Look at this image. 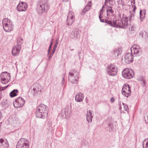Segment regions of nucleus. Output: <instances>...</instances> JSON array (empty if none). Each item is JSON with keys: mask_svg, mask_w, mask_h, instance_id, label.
I'll return each instance as SVG.
<instances>
[{"mask_svg": "<svg viewBox=\"0 0 148 148\" xmlns=\"http://www.w3.org/2000/svg\"><path fill=\"white\" fill-rule=\"evenodd\" d=\"M102 17L99 16V18L101 22L106 23L109 26L112 27L124 28L127 25V19L125 16L123 15L122 17H119L116 20L113 21L110 20L102 19Z\"/></svg>", "mask_w": 148, "mask_h": 148, "instance_id": "nucleus-1", "label": "nucleus"}, {"mask_svg": "<svg viewBox=\"0 0 148 148\" xmlns=\"http://www.w3.org/2000/svg\"><path fill=\"white\" fill-rule=\"evenodd\" d=\"M47 107L43 104H41L38 106L36 112V115L37 118L44 119L48 114Z\"/></svg>", "mask_w": 148, "mask_h": 148, "instance_id": "nucleus-2", "label": "nucleus"}, {"mask_svg": "<svg viewBox=\"0 0 148 148\" xmlns=\"http://www.w3.org/2000/svg\"><path fill=\"white\" fill-rule=\"evenodd\" d=\"M49 8L48 0H40V3L37 5L38 12L42 13L47 11Z\"/></svg>", "mask_w": 148, "mask_h": 148, "instance_id": "nucleus-3", "label": "nucleus"}, {"mask_svg": "<svg viewBox=\"0 0 148 148\" xmlns=\"http://www.w3.org/2000/svg\"><path fill=\"white\" fill-rule=\"evenodd\" d=\"M79 73L76 70H72L69 73V80L71 83L76 84L78 82Z\"/></svg>", "mask_w": 148, "mask_h": 148, "instance_id": "nucleus-4", "label": "nucleus"}, {"mask_svg": "<svg viewBox=\"0 0 148 148\" xmlns=\"http://www.w3.org/2000/svg\"><path fill=\"white\" fill-rule=\"evenodd\" d=\"M3 28L6 32H10L12 31L13 28L12 22L8 18L3 19L2 21Z\"/></svg>", "mask_w": 148, "mask_h": 148, "instance_id": "nucleus-5", "label": "nucleus"}, {"mask_svg": "<svg viewBox=\"0 0 148 148\" xmlns=\"http://www.w3.org/2000/svg\"><path fill=\"white\" fill-rule=\"evenodd\" d=\"M106 71L107 73L111 76H115L117 74V67L115 65L113 64H110L108 65L106 68Z\"/></svg>", "mask_w": 148, "mask_h": 148, "instance_id": "nucleus-6", "label": "nucleus"}, {"mask_svg": "<svg viewBox=\"0 0 148 148\" xmlns=\"http://www.w3.org/2000/svg\"><path fill=\"white\" fill-rule=\"evenodd\" d=\"M29 140L26 138H22L18 141L16 148H29Z\"/></svg>", "mask_w": 148, "mask_h": 148, "instance_id": "nucleus-7", "label": "nucleus"}, {"mask_svg": "<svg viewBox=\"0 0 148 148\" xmlns=\"http://www.w3.org/2000/svg\"><path fill=\"white\" fill-rule=\"evenodd\" d=\"M123 77L127 79L132 78L134 75V72L131 69L126 68L123 70L122 72Z\"/></svg>", "mask_w": 148, "mask_h": 148, "instance_id": "nucleus-8", "label": "nucleus"}, {"mask_svg": "<svg viewBox=\"0 0 148 148\" xmlns=\"http://www.w3.org/2000/svg\"><path fill=\"white\" fill-rule=\"evenodd\" d=\"M1 81L2 84H5L10 80V74L7 72H2L0 75Z\"/></svg>", "mask_w": 148, "mask_h": 148, "instance_id": "nucleus-9", "label": "nucleus"}, {"mask_svg": "<svg viewBox=\"0 0 148 148\" xmlns=\"http://www.w3.org/2000/svg\"><path fill=\"white\" fill-rule=\"evenodd\" d=\"M122 93L125 97H127L131 95V88L127 84H125L122 88Z\"/></svg>", "mask_w": 148, "mask_h": 148, "instance_id": "nucleus-10", "label": "nucleus"}, {"mask_svg": "<svg viewBox=\"0 0 148 148\" xmlns=\"http://www.w3.org/2000/svg\"><path fill=\"white\" fill-rule=\"evenodd\" d=\"M25 102V100L22 98L19 97L16 99L13 103V105L16 108H20L24 105Z\"/></svg>", "mask_w": 148, "mask_h": 148, "instance_id": "nucleus-11", "label": "nucleus"}, {"mask_svg": "<svg viewBox=\"0 0 148 148\" xmlns=\"http://www.w3.org/2000/svg\"><path fill=\"white\" fill-rule=\"evenodd\" d=\"M75 20V14L73 12L69 11L68 15L66 22L69 26L71 25Z\"/></svg>", "mask_w": 148, "mask_h": 148, "instance_id": "nucleus-12", "label": "nucleus"}, {"mask_svg": "<svg viewBox=\"0 0 148 148\" xmlns=\"http://www.w3.org/2000/svg\"><path fill=\"white\" fill-rule=\"evenodd\" d=\"M131 56L133 55H140L141 54V49L139 48V47L137 45H134L130 48Z\"/></svg>", "mask_w": 148, "mask_h": 148, "instance_id": "nucleus-13", "label": "nucleus"}, {"mask_svg": "<svg viewBox=\"0 0 148 148\" xmlns=\"http://www.w3.org/2000/svg\"><path fill=\"white\" fill-rule=\"evenodd\" d=\"M27 5L25 2H20L17 6V9L19 11H24L27 10Z\"/></svg>", "mask_w": 148, "mask_h": 148, "instance_id": "nucleus-14", "label": "nucleus"}, {"mask_svg": "<svg viewBox=\"0 0 148 148\" xmlns=\"http://www.w3.org/2000/svg\"><path fill=\"white\" fill-rule=\"evenodd\" d=\"M80 32L78 30L75 29L72 32L70 37L75 40L77 39L80 37Z\"/></svg>", "mask_w": 148, "mask_h": 148, "instance_id": "nucleus-15", "label": "nucleus"}, {"mask_svg": "<svg viewBox=\"0 0 148 148\" xmlns=\"http://www.w3.org/2000/svg\"><path fill=\"white\" fill-rule=\"evenodd\" d=\"M21 49V46L20 45H16L13 48L12 53L13 56H17L18 55Z\"/></svg>", "mask_w": 148, "mask_h": 148, "instance_id": "nucleus-16", "label": "nucleus"}, {"mask_svg": "<svg viewBox=\"0 0 148 148\" xmlns=\"http://www.w3.org/2000/svg\"><path fill=\"white\" fill-rule=\"evenodd\" d=\"M9 144L6 139H0V148H8Z\"/></svg>", "mask_w": 148, "mask_h": 148, "instance_id": "nucleus-17", "label": "nucleus"}, {"mask_svg": "<svg viewBox=\"0 0 148 148\" xmlns=\"http://www.w3.org/2000/svg\"><path fill=\"white\" fill-rule=\"evenodd\" d=\"M134 14H134V13L132 12H129V14L127 16L125 15L124 14H123V15H124L127 18V25H126V26H125V27L121 28H125L128 26V21L129 20V21L130 22V21H132V20H133L134 19Z\"/></svg>", "mask_w": 148, "mask_h": 148, "instance_id": "nucleus-18", "label": "nucleus"}, {"mask_svg": "<svg viewBox=\"0 0 148 148\" xmlns=\"http://www.w3.org/2000/svg\"><path fill=\"white\" fill-rule=\"evenodd\" d=\"M91 6V1L88 2V3L87 4L85 8L82 10L80 14L81 15H84L85 14L86 12L90 10Z\"/></svg>", "mask_w": 148, "mask_h": 148, "instance_id": "nucleus-19", "label": "nucleus"}, {"mask_svg": "<svg viewBox=\"0 0 148 148\" xmlns=\"http://www.w3.org/2000/svg\"><path fill=\"white\" fill-rule=\"evenodd\" d=\"M125 63L126 64H130L133 62L134 58L133 56H124V58H123Z\"/></svg>", "mask_w": 148, "mask_h": 148, "instance_id": "nucleus-20", "label": "nucleus"}, {"mask_svg": "<svg viewBox=\"0 0 148 148\" xmlns=\"http://www.w3.org/2000/svg\"><path fill=\"white\" fill-rule=\"evenodd\" d=\"M84 98L83 94L79 92L76 95L75 100L76 101L80 102L82 101Z\"/></svg>", "mask_w": 148, "mask_h": 148, "instance_id": "nucleus-21", "label": "nucleus"}, {"mask_svg": "<svg viewBox=\"0 0 148 148\" xmlns=\"http://www.w3.org/2000/svg\"><path fill=\"white\" fill-rule=\"evenodd\" d=\"M146 10H140V19L141 21L145 18V16Z\"/></svg>", "mask_w": 148, "mask_h": 148, "instance_id": "nucleus-22", "label": "nucleus"}, {"mask_svg": "<svg viewBox=\"0 0 148 148\" xmlns=\"http://www.w3.org/2000/svg\"><path fill=\"white\" fill-rule=\"evenodd\" d=\"M69 109V108L67 107L62 110V115L64 118H66L68 115Z\"/></svg>", "mask_w": 148, "mask_h": 148, "instance_id": "nucleus-23", "label": "nucleus"}, {"mask_svg": "<svg viewBox=\"0 0 148 148\" xmlns=\"http://www.w3.org/2000/svg\"><path fill=\"white\" fill-rule=\"evenodd\" d=\"M35 87L33 88V90L35 93H38L41 91L40 86L39 84H34Z\"/></svg>", "mask_w": 148, "mask_h": 148, "instance_id": "nucleus-24", "label": "nucleus"}, {"mask_svg": "<svg viewBox=\"0 0 148 148\" xmlns=\"http://www.w3.org/2000/svg\"><path fill=\"white\" fill-rule=\"evenodd\" d=\"M122 53V49L121 48L119 47L118 49H114L113 52V54L115 56L121 55Z\"/></svg>", "mask_w": 148, "mask_h": 148, "instance_id": "nucleus-25", "label": "nucleus"}, {"mask_svg": "<svg viewBox=\"0 0 148 148\" xmlns=\"http://www.w3.org/2000/svg\"><path fill=\"white\" fill-rule=\"evenodd\" d=\"M18 92L17 89H14L10 93V96L11 97H13L17 95V93Z\"/></svg>", "mask_w": 148, "mask_h": 148, "instance_id": "nucleus-26", "label": "nucleus"}, {"mask_svg": "<svg viewBox=\"0 0 148 148\" xmlns=\"http://www.w3.org/2000/svg\"><path fill=\"white\" fill-rule=\"evenodd\" d=\"M112 5V4H111L110 5H106V11L107 12H109L112 14L114 12V11L112 10V7L111 6Z\"/></svg>", "mask_w": 148, "mask_h": 148, "instance_id": "nucleus-27", "label": "nucleus"}, {"mask_svg": "<svg viewBox=\"0 0 148 148\" xmlns=\"http://www.w3.org/2000/svg\"><path fill=\"white\" fill-rule=\"evenodd\" d=\"M143 148H148V138L145 139L143 142Z\"/></svg>", "mask_w": 148, "mask_h": 148, "instance_id": "nucleus-28", "label": "nucleus"}, {"mask_svg": "<svg viewBox=\"0 0 148 148\" xmlns=\"http://www.w3.org/2000/svg\"><path fill=\"white\" fill-rule=\"evenodd\" d=\"M10 104L9 101L7 99H6L3 101L2 103V105L5 107H7L9 106Z\"/></svg>", "mask_w": 148, "mask_h": 148, "instance_id": "nucleus-29", "label": "nucleus"}, {"mask_svg": "<svg viewBox=\"0 0 148 148\" xmlns=\"http://www.w3.org/2000/svg\"><path fill=\"white\" fill-rule=\"evenodd\" d=\"M23 42L22 38L21 37H18L17 40V44L16 45H20L21 46V45Z\"/></svg>", "mask_w": 148, "mask_h": 148, "instance_id": "nucleus-30", "label": "nucleus"}, {"mask_svg": "<svg viewBox=\"0 0 148 148\" xmlns=\"http://www.w3.org/2000/svg\"><path fill=\"white\" fill-rule=\"evenodd\" d=\"M122 107L123 108L124 110L127 111V112L129 111V109L128 106L126 104H125L123 103H122Z\"/></svg>", "mask_w": 148, "mask_h": 148, "instance_id": "nucleus-31", "label": "nucleus"}, {"mask_svg": "<svg viewBox=\"0 0 148 148\" xmlns=\"http://www.w3.org/2000/svg\"><path fill=\"white\" fill-rule=\"evenodd\" d=\"M92 118L93 117L89 116L88 114H86V118L88 123L91 122Z\"/></svg>", "mask_w": 148, "mask_h": 148, "instance_id": "nucleus-32", "label": "nucleus"}, {"mask_svg": "<svg viewBox=\"0 0 148 148\" xmlns=\"http://www.w3.org/2000/svg\"><path fill=\"white\" fill-rule=\"evenodd\" d=\"M108 128H109V130L110 131H112L113 130V125L111 123H109L108 124Z\"/></svg>", "mask_w": 148, "mask_h": 148, "instance_id": "nucleus-33", "label": "nucleus"}, {"mask_svg": "<svg viewBox=\"0 0 148 148\" xmlns=\"http://www.w3.org/2000/svg\"><path fill=\"white\" fill-rule=\"evenodd\" d=\"M53 40V39L52 40L51 42V43L50 44V45H49V48H48V53H50V51L51 50V47H52V44H53V41H52Z\"/></svg>", "mask_w": 148, "mask_h": 148, "instance_id": "nucleus-34", "label": "nucleus"}, {"mask_svg": "<svg viewBox=\"0 0 148 148\" xmlns=\"http://www.w3.org/2000/svg\"><path fill=\"white\" fill-rule=\"evenodd\" d=\"M93 111L92 110H89L88 111L86 114H88V115L91 116L93 117V115L92 114Z\"/></svg>", "mask_w": 148, "mask_h": 148, "instance_id": "nucleus-35", "label": "nucleus"}, {"mask_svg": "<svg viewBox=\"0 0 148 148\" xmlns=\"http://www.w3.org/2000/svg\"><path fill=\"white\" fill-rule=\"evenodd\" d=\"M145 79L144 78L143 76H140L137 78V79L138 81L141 82Z\"/></svg>", "mask_w": 148, "mask_h": 148, "instance_id": "nucleus-36", "label": "nucleus"}, {"mask_svg": "<svg viewBox=\"0 0 148 148\" xmlns=\"http://www.w3.org/2000/svg\"><path fill=\"white\" fill-rule=\"evenodd\" d=\"M146 81L145 80V79H144L143 81H142L141 82V84L143 87L145 86L146 85Z\"/></svg>", "mask_w": 148, "mask_h": 148, "instance_id": "nucleus-37", "label": "nucleus"}, {"mask_svg": "<svg viewBox=\"0 0 148 148\" xmlns=\"http://www.w3.org/2000/svg\"><path fill=\"white\" fill-rule=\"evenodd\" d=\"M144 118L146 123H148V113L146 114Z\"/></svg>", "mask_w": 148, "mask_h": 148, "instance_id": "nucleus-38", "label": "nucleus"}, {"mask_svg": "<svg viewBox=\"0 0 148 148\" xmlns=\"http://www.w3.org/2000/svg\"><path fill=\"white\" fill-rule=\"evenodd\" d=\"M110 1L111 0H105L104 3V5L106 6L107 5H108V3H109L110 5Z\"/></svg>", "mask_w": 148, "mask_h": 148, "instance_id": "nucleus-39", "label": "nucleus"}, {"mask_svg": "<svg viewBox=\"0 0 148 148\" xmlns=\"http://www.w3.org/2000/svg\"><path fill=\"white\" fill-rule=\"evenodd\" d=\"M19 122L18 119L17 118H14V119L13 123H17Z\"/></svg>", "mask_w": 148, "mask_h": 148, "instance_id": "nucleus-40", "label": "nucleus"}, {"mask_svg": "<svg viewBox=\"0 0 148 148\" xmlns=\"http://www.w3.org/2000/svg\"><path fill=\"white\" fill-rule=\"evenodd\" d=\"M132 6L133 7V10L132 12L134 13V14H135V11L136 8V7L135 5H133Z\"/></svg>", "mask_w": 148, "mask_h": 148, "instance_id": "nucleus-41", "label": "nucleus"}, {"mask_svg": "<svg viewBox=\"0 0 148 148\" xmlns=\"http://www.w3.org/2000/svg\"><path fill=\"white\" fill-rule=\"evenodd\" d=\"M55 51L52 50V52H51L50 51V53H48V55H50V56L53 55V54L54 53H55Z\"/></svg>", "mask_w": 148, "mask_h": 148, "instance_id": "nucleus-42", "label": "nucleus"}, {"mask_svg": "<svg viewBox=\"0 0 148 148\" xmlns=\"http://www.w3.org/2000/svg\"><path fill=\"white\" fill-rule=\"evenodd\" d=\"M64 83H65L64 77H63L62 78V85H63L64 84Z\"/></svg>", "mask_w": 148, "mask_h": 148, "instance_id": "nucleus-43", "label": "nucleus"}, {"mask_svg": "<svg viewBox=\"0 0 148 148\" xmlns=\"http://www.w3.org/2000/svg\"><path fill=\"white\" fill-rule=\"evenodd\" d=\"M5 89V87H0V91L4 90Z\"/></svg>", "mask_w": 148, "mask_h": 148, "instance_id": "nucleus-44", "label": "nucleus"}, {"mask_svg": "<svg viewBox=\"0 0 148 148\" xmlns=\"http://www.w3.org/2000/svg\"><path fill=\"white\" fill-rule=\"evenodd\" d=\"M3 118V116L1 113V112L0 111V121L1 120V119Z\"/></svg>", "mask_w": 148, "mask_h": 148, "instance_id": "nucleus-45", "label": "nucleus"}, {"mask_svg": "<svg viewBox=\"0 0 148 148\" xmlns=\"http://www.w3.org/2000/svg\"><path fill=\"white\" fill-rule=\"evenodd\" d=\"M117 3H118V5H119V4L120 3V5H121V7H122L124 5V3H122L119 2H117Z\"/></svg>", "mask_w": 148, "mask_h": 148, "instance_id": "nucleus-46", "label": "nucleus"}, {"mask_svg": "<svg viewBox=\"0 0 148 148\" xmlns=\"http://www.w3.org/2000/svg\"><path fill=\"white\" fill-rule=\"evenodd\" d=\"M119 103L120 104L119 110H120L122 111V105L121 104V103Z\"/></svg>", "mask_w": 148, "mask_h": 148, "instance_id": "nucleus-47", "label": "nucleus"}, {"mask_svg": "<svg viewBox=\"0 0 148 148\" xmlns=\"http://www.w3.org/2000/svg\"><path fill=\"white\" fill-rule=\"evenodd\" d=\"M114 101V99L113 97L112 98L110 99V101L112 103Z\"/></svg>", "mask_w": 148, "mask_h": 148, "instance_id": "nucleus-48", "label": "nucleus"}, {"mask_svg": "<svg viewBox=\"0 0 148 148\" xmlns=\"http://www.w3.org/2000/svg\"><path fill=\"white\" fill-rule=\"evenodd\" d=\"M106 6L104 5V4L103 5L102 7V8L101 9L100 12H102L103 11V8H105V7H106Z\"/></svg>", "mask_w": 148, "mask_h": 148, "instance_id": "nucleus-49", "label": "nucleus"}, {"mask_svg": "<svg viewBox=\"0 0 148 148\" xmlns=\"http://www.w3.org/2000/svg\"><path fill=\"white\" fill-rule=\"evenodd\" d=\"M131 28V30H134L135 29V27H134L133 26H132V27Z\"/></svg>", "mask_w": 148, "mask_h": 148, "instance_id": "nucleus-50", "label": "nucleus"}, {"mask_svg": "<svg viewBox=\"0 0 148 148\" xmlns=\"http://www.w3.org/2000/svg\"><path fill=\"white\" fill-rule=\"evenodd\" d=\"M103 14L102 12H100V14L99 16H100V17H102V15Z\"/></svg>", "mask_w": 148, "mask_h": 148, "instance_id": "nucleus-51", "label": "nucleus"}, {"mask_svg": "<svg viewBox=\"0 0 148 148\" xmlns=\"http://www.w3.org/2000/svg\"><path fill=\"white\" fill-rule=\"evenodd\" d=\"M58 45L55 43V45H54V47H56V48H57V46H58Z\"/></svg>", "mask_w": 148, "mask_h": 148, "instance_id": "nucleus-52", "label": "nucleus"}, {"mask_svg": "<svg viewBox=\"0 0 148 148\" xmlns=\"http://www.w3.org/2000/svg\"><path fill=\"white\" fill-rule=\"evenodd\" d=\"M56 48H57L54 47L53 49V50L55 51L56 49Z\"/></svg>", "mask_w": 148, "mask_h": 148, "instance_id": "nucleus-53", "label": "nucleus"}, {"mask_svg": "<svg viewBox=\"0 0 148 148\" xmlns=\"http://www.w3.org/2000/svg\"><path fill=\"white\" fill-rule=\"evenodd\" d=\"M58 42H59V41L58 40H57L56 41V43L58 45Z\"/></svg>", "mask_w": 148, "mask_h": 148, "instance_id": "nucleus-54", "label": "nucleus"}, {"mask_svg": "<svg viewBox=\"0 0 148 148\" xmlns=\"http://www.w3.org/2000/svg\"><path fill=\"white\" fill-rule=\"evenodd\" d=\"M2 122H0V130H1V125L2 124Z\"/></svg>", "mask_w": 148, "mask_h": 148, "instance_id": "nucleus-55", "label": "nucleus"}, {"mask_svg": "<svg viewBox=\"0 0 148 148\" xmlns=\"http://www.w3.org/2000/svg\"><path fill=\"white\" fill-rule=\"evenodd\" d=\"M9 86V85H8L7 86L5 87V89H6Z\"/></svg>", "mask_w": 148, "mask_h": 148, "instance_id": "nucleus-56", "label": "nucleus"}, {"mask_svg": "<svg viewBox=\"0 0 148 148\" xmlns=\"http://www.w3.org/2000/svg\"><path fill=\"white\" fill-rule=\"evenodd\" d=\"M119 5V8H121V5H120V3L119 4V5Z\"/></svg>", "mask_w": 148, "mask_h": 148, "instance_id": "nucleus-57", "label": "nucleus"}, {"mask_svg": "<svg viewBox=\"0 0 148 148\" xmlns=\"http://www.w3.org/2000/svg\"><path fill=\"white\" fill-rule=\"evenodd\" d=\"M69 0H63L64 1L66 2L67 1Z\"/></svg>", "mask_w": 148, "mask_h": 148, "instance_id": "nucleus-58", "label": "nucleus"}, {"mask_svg": "<svg viewBox=\"0 0 148 148\" xmlns=\"http://www.w3.org/2000/svg\"><path fill=\"white\" fill-rule=\"evenodd\" d=\"M51 56H49V59H50L51 57Z\"/></svg>", "mask_w": 148, "mask_h": 148, "instance_id": "nucleus-59", "label": "nucleus"}, {"mask_svg": "<svg viewBox=\"0 0 148 148\" xmlns=\"http://www.w3.org/2000/svg\"><path fill=\"white\" fill-rule=\"evenodd\" d=\"M129 53L128 52V53H127L126 54V55H129Z\"/></svg>", "mask_w": 148, "mask_h": 148, "instance_id": "nucleus-60", "label": "nucleus"}, {"mask_svg": "<svg viewBox=\"0 0 148 148\" xmlns=\"http://www.w3.org/2000/svg\"><path fill=\"white\" fill-rule=\"evenodd\" d=\"M107 16H108V13H107Z\"/></svg>", "mask_w": 148, "mask_h": 148, "instance_id": "nucleus-61", "label": "nucleus"}, {"mask_svg": "<svg viewBox=\"0 0 148 148\" xmlns=\"http://www.w3.org/2000/svg\"><path fill=\"white\" fill-rule=\"evenodd\" d=\"M134 0V1H135V0Z\"/></svg>", "mask_w": 148, "mask_h": 148, "instance_id": "nucleus-62", "label": "nucleus"}]
</instances>
